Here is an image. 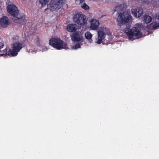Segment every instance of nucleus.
I'll use <instances>...</instances> for the list:
<instances>
[{
  "label": "nucleus",
  "instance_id": "1",
  "mask_svg": "<svg viewBox=\"0 0 159 159\" xmlns=\"http://www.w3.org/2000/svg\"><path fill=\"white\" fill-rule=\"evenodd\" d=\"M7 10L11 15L13 16V20L15 23L20 24L23 22L25 19V16L23 14H19L18 8L15 5H8Z\"/></svg>",
  "mask_w": 159,
  "mask_h": 159
},
{
  "label": "nucleus",
  "instance_id": "2",
  "mask_svg": "<svg viewBox=\"0 0 159 159\" xmlns=\"http://www.w3.org/2000/svg\"><path fill=\"white\" fill-rule=\"evenodd\" d=\"M130 26V25L129 24L128 25V27L125 28L124 30L125 33L127 35L130 39H132L134 36H135L137 39H139L142 37V33L138 28L134 27L130 30L129 28Z\"/></svg>",
  "mask_w": 159,
  "mask_h": 159
},
{
  "label": "nucleus",
  "instance_id": "3",
  "mask_svg": "<svg viewBox=\"0 0 159 159\" xmlns=\"http://www.w3.org/2000/svg\"><path fill=\"white\" fill-rule=\"evenodd\" d=\"M49 44L57 50L67 49V44L59 38H54L49 41Z\"/></svg>",
  "mask_w": 159,
  "mask_h": 159
},
{
  "label": "nucleus",
  "instance_id": "4",
  "mask_svg": "<svg viewBox=\"0 0 159 159\" xmlns=\"http://www.w3.org/2000/svg\"><path fill=\"white\" fill-rule=\"evenodd\" d=\"M64 3L65 0H51L48 7L52 11L58 10L61 8Z\"/></svg>",
  "mask_w": 159,
  "mask_h": 159
},
{
  "label": "nucleus",
  "instance_id": "5",
  "mask_svg": "<svg viewBox=\"0 0 159 159\" xmlns=\"http://www.w3.org/2000/svg\"><path fill=\"white\" fill-rule=\"evenodd\" d=\"M86 18L85 16L82 14L77 13L74 16L73 20L78 25L83 26L87 23Z\"/></svg>",
  "mask_w": 159,
  "mask_h": 159
},
{
  "label": "nucleus",
  "instance_id": "6",
  "mask_svg": "<svg viewBox=\"0 0 159 159\" xmlns=\"http://www.w3.org/2000/svg\"><path fill=\"white\" fill-rule=\"evenodd\" d=\"M120 20H118V21L120 24H125L128 23L131 20L132 17L131 15L127 11H124L122 14H120Z\"/></svg>",
  "mask_w": 159,
  "mask_h": 159
},
{
  "label": "nucleus",
  "instance_id": "7",
  "mask_svg": "<svg viewBox=\"0 0 159 159\" xmlns=\"http://www.w3.org/2000/svg\"><path fill=\"white\" fill-rule=\"evenodd\" d=\"M105 29L104 28H101V29H99L98 32V37L96 43L100 44L102 43V41L104 39L106 34L104 32Z\"/></svg>",
  "mask_w": 159,
  "mask_h": 159
},
{
  "label": "nucleus",
  "instance_id": "8",
  "mask_svg": "<svg viewBox=\"0 0 159 159\" xmlns=\"http://www.w3.org/2000/svg\"><path fill=\"white\" fill-rule=\"evenodd\" d=\"M72 40L74 42H79L82 39V36L80 32H75L71 38Z\"/></svg>",
  "mask_w": 159,
  "mask_h": 159
},
{
  "label": "nucleus",
  "instance_id": "9",
  "mask_svg": "<svg viewBox=\"0 0 159 159\" xmlns=\"http://www.w3.org/2000/svg\"><path fill=\"white\" fill-rule=\"evenodd\" d=\"M132 13L133 16L136 17H140L143 13V11L141 9H132Z\"/></svg>",
  "mask_w": 159,
  "mask_h": 159
},
{
  "label": "nucleus",
  "instance_id": "10",
  "mask_svg": "<svg viewBox=\"0 0 159 159\" xmlns=\"http://www.w3.org/2000/svg\"><path fill=\"white\" fill-rule=\"evenodd\" d=\"M99 24V22L98 20L96 19L92 20L90 25L91 29L93 30H98Z\"/></svg>",
  "mask_w": 159,
  "mask_h": 159
},
{
  "label": "nucleus",
  "instance_id": "11",
  "mask_svg": "<svg viewBox=\"0 0 159 159\" xmlns=\"http://www.w3.org/2000/svg\"><path fill=\"white\" fill-rule=\"evenodd\" d=\"M1 25L3 27H6L8 25L9 19L7 16H4L2 17L0 20Z\"/></svg>",
  "mask_w": 159,
  "mask_h": 159
},
{
  "label": "nucleus",
  "instance_id": "12",
  "mask_svg": "<svg viewBox=\"0 0 159 159\" xmlns=\"http://www.w3.org/2000/svg\"><path fill=\"white\" fill-rule=\"evenodd\" d=\"M23 48L22 44L19 42L14 43L12 45V48L14 49L17 52H19Z\"/></svg>",
  "mask_w": 159,
  "mask_h": 159
},
{
  "label": "nucleus",
  "instance_id": "13",
  "mask_svg": "<svg viewBox=\"0 0 159 159\" xmlns=\"http://www.w3.org/2000/svg\"><path fill=\"white\" fill-rule=\"evenodd\" d=\"M76 27V25L75 24H69L67 26L66 29L69 32H74L77 30Z\"/></svg>",
  "mask_w": 159,
  "mask_h": 159
},
{
  "label": "nucleus",
  "instance_id": "14",
  "mask_svg": "<svg viewBox=\"0 0 159 159\" xmlns=\"http://www.w3.org/2000/svg\"><path fill=\"white\" fill-rule=\"evenodd\" d=\"M18 54L17 51H16L14 49H9L8 52V55L10 57L16 56Z\"/></svg>",
  "mask_w": 159,
  "mask_h": 159
},
{
  "label": "nucleus",
  "instance_id": "15",
  "mask_svg": "<svg viewBox=\"0 0 159 159\" xmlns=\"http://www.w3.org/2000/svg\"><path fill=\"white\" fill-rule=\"evenodd\" d=\"M152 19V18L148 15H146L143 16V20L144 22L147 24L150 23Z\"/></svg>",
  "mask_w": 159,
  "mask_h": 159
},
{
  "label": "nucleus",
  "instance_id": "16",
  "mask_svg": "<svg viewBox=\"0 0 159 159\" xmlns=\"http://www.w3.org/2000/svg\"><path fill=\"white\" fill-rule=\"evenodd\" d=\"M85 36L86 38L87 39L89 40L91 39L92 35L90 32H87L85 34Z\"/></svg>",
  "mask_w": 159,
  "mask_h": 159
},
{
  "label": "nucleus",
  "instance_id": "17",
  "mask_svg": "<svg viewBox=\"0 0 159 159\" xmlns=\"http://www.w3.org/2000/svg\"><path fill=\"white\" fill-rule=\"evenodd\" d=\"M0 52H2V53L0 54V56H3L4 55L7 56L8 55V52L7 51V49L6 48L5 49L3 50L2 51L0 50Z\"/></svg>",
  "mask_w": 159,
  "mask_h": 159
},
{
  "label": "nucleus",
  "instance_id": "18",
  "mask_svg": "<svg viewBox=\"0 0 159 159\" xmlns=\"http://www.w3.org/2000/svg\"><path fill=\"white\" fill-rule=\"evenodd\" d=\"M153 28L154 29H157L159 28V23H156L154 24L153 25Z\"/></svg>",
  "mask_w": 159,
  "mask_h": 159
},
{
  "label": "nucleus",
  "instance_id": "19",
  "mask_svg": "<svg viewBox=\"0 0 159 159\" xmlns=\"http://www.w3.org/2000/svg\"><path fill=\"white\" fill-rule=\"evenodd\" d=\"M82 7L85 10H87L89 8V6L85 3H84L83 5H82Z\"/></svg>",
  "mask_w": 159,
  "mask_h": 159
},
{
  "label": "nucleus",
  "instance_id": "20",
  "mask_svg": "<svg viewBox=\"0 0 159 159\" xmlns=\"http://www.w3.org/2000/svg\"><path fill=\"white\" fill-rule=\"evenodd\" d=\"M49 0H39V2L42 5H43L45 4Z\"/></svg>",
  "mask_w": 159,
  "mask_h": 159
},
{
  "label": "nucleus",
  "instance_id": "21",
  "mask_svg": "<svg viewBox=\"0 0 159 159\" xmlns=\"http://www.w3.org/2000/svg\"><path fill=\"white\" fill-rule=\"evenodd\" d=\"M36 42L37 44L39 45L40 44V40L39 37L38 36H37L35 39Z\"/></svg>",
  "mask_w": 159,
  "mask_h": 159
},
{
  "label": "nucleus",
  "instance_id": "22",
  "mask_svg": "<svg viewBox=\"0 0 159 159\" xmlns=\"http://www.w3.org/2000/svg\"><path fill=\"white\" fill-rule=\"evenodd\" d=\"M80 45L79 44H76L75 45V48L76 49L80 48Z\"/></svg>",
  "mask_w": 159,
  "mask_h": 159
},
{
  "label": "nucleus",
  "instance_id": "23",
  "mask_svg": "<svg viewBox=\"0 0 159 159\" xmlns=\"http://www.w3.org/2000/svg\"><path fill=\"white\" fill-rule=\"evenodd\" d=\"M4 45V44L3 43L0 42V49H1V48H2L3 47Z\"/></svg>",
  "mask_w": 159,
  "mask_h": 159
},
{
  "label": "nucleus",
  "instance_id": "24",
  "mask_svg": "<svg viewBox=\"0 0 159 159\" xmlns=\"http://www.w3.org/2000/svg\"><path fill=\"white\" fill-rule=\"evenodd\" d=\"M157 19L159 20V14L157 16Z\"/></svg>",
  "mask_w": 159,
  "mask_h": 159
},
{
  "label": "nucleus",
  "instance_id": "25",
  "mask_svg": "<svg viewBox=\"0 0 159 159\" xmlns=\"http://www.w3.org/2000/svg\"><path fill=\"white\" fill-rule=\"evenodd\" d=\"M48 9V8H47L45 9V11H46V10L47 9Z\"/></svg>",
  "mask_w": 159,
  "mask_h": 159
},
{
  "label": "nucleus",
  "instance_id": "26",
  "mask_svg": "<svg viewBox=\"0 0 159 159\" xmlns=\"http://www.w3.org/2000/svg\"><path fill=\"white\" fill-rule=\"evenodd\" d=\"M139 25H140V24H138V26H139Z\"/></svg>",
  "mask_w": 159,
  "mask_h": 159
},
{
  "label": "nucleus",
  "instance_id": "27",
  "mask_svg": "<svg viewBox=\"0 0 159 159\" xmlns=\"http://www.w3.org/2000/svg\"><path fill=\"white\" fill-rule=\"evenodd\" d=\"M17 37H18V36H16V38H15L16 39Z\"/></svg>",
  "mask_w": 159,
  "mask_h": 159
}]
</instances>
